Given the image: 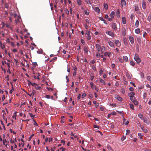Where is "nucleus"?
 I'll list each match as a JSON object with an SVG mask.
<instances>
[{"label": "nucleus", "mask_w": 151, "mask_h": 151, "mask_svg": "<svg viewBox=\"0 0 151 151\" xmlns=\"http://www.w3.org/2000/svg\"><path fill=\"white\" fill-rule=\"evenodd\" d=\"M138 116L141 119H143V115L142 114L140 113L138 114Z\"/></svg>", "instance_id": "412c9836"}, {"label": "nucleus", "mask_w": 151, "mask_h": 151, "mask_svg": "<svg viewBox=\"0 0 151 151\" xmlns=\"http://www.w3.org/2000/svg\"><path fill=\"white\" fill-rule=\"evenodd\" d=\"M88 47H85L83 48V51L84 52L86 53L87 54H88Z\"/></svg>", "instance_id": "9b49d317"}, {"label": "nucleus", "mask_w": 151, "mask_h": 151, "mask_svg": "<svg viewBox=\"0 0 151 151\" xmlns=\"http://www.w3.org/2000/svg\"><path fill=\"white\" fill-rule=\"evenodd\" d=\"M113 18H111H111H109L108 19L109 21L111 22Z\"/></svg>", "instance_id": "13d9d810"}, {"label": "nucleus", "mask_w": 151, "mask_h": 151, "mask_svg": "<svg viewBox=\"0 0 151 151\" xmlns=\"http://www.w3.org/2000/svg\"><path fill=\"white\" fill-rule=\"evenodd\" d=\"M135 98L134 96L130 98V100L132 102L134 101L135 100Z\"/></svg>", "instance_id": "7c9ffc66"}, {"label": "nucleus", "mask_w": 151, "mask_h": 151, "mask_svg": "<svg viewBox=\"0 0 151 151\" xmlns=\"http://www.w3.org/2000/svg\"><path fill=\"white\" fill-rule=\"evenodd\" d=\"M130 64L132 66H134L135 65V63L133 61H130Z\"/></svg>", "instance_id": "49530a36"}, {"label": "nucleus", "mask_w": 151, "mask_h": 151, "mask_svg": "<svg viewBox=\"0 0 151 151\" xmlns=\"http://www.w3.org/2000/svg\"><path fill=\"white\" fill-rule=\"evenodd\" d=\"M81 42L83 44H84L85 43L84 40L82 39L81 40Z\"/></svg>", "instance_id": "69168bd1"}, {"label": "nucleus", "mask_w": 151, "mask_h": 151, "mask_svg": "<svg viewBox=\"0 0 151 151\" xmlns=\"http://www.w3.org/2000/svg\"><path fill=\"white\" fill-rule=\"evenodd\" d=\"M126 5L125 0H121V5L122 6H125Z\"/></svg>", "instance_id": "1a4fd4ad"}, {"label": "nucleus", "mask_w": 151, "mask_h": 151, "mask_svg": "<svg viewBox=\"0 0 151 151\" xmlns=\"http://www.w3.org/2000/svg\"><path fill=\"white\" fill-rule=\"evenodd\" d=\"M33 65H34V67H36V66L37 65V63L36 62H34L33 63Z\"/></svg>", "instance_id": "3c124183"}, {"label": "nucleus", "mask_w": 151, "mask_h": 151, "mask_svg": "<svg viewBox=\"0 0 151 151\" xmlns=\"http://www.w3.org/2000/svg\"><path fill=\"white\" fill-rule=\"evenodd\" d=\"M38 74V76H37V77H36V76H33V77L35 79H40V78H39V76H40V73H37Z\"/></svg>", "instance_id": "b1692460"}, {"label": "nucleus", "mask_w": 151, "mask_h": 151, "mask_svg": "<svg viewBox=\"0 0 151 151\" xmlns=\"http://www.w3.org/2000/svg\"><path fill=\"white\" fill-rule=\"evenodd\" d=\"M77 2L78 4L79 5H81V0H77Z\"/></svg>", "instance_id": "a19ab883"}, {"label": "nucleus", "mask_w": 151, "mask_h": 151, "mask_svg": "<svg viewBox=\"0 0 151 151\" xmlns=\"http://www.w3.org/2000/svg\"><path fill=\"white\" fill-rule=\"evenodd\" d=\"M118 60H119L122 63H123L124 61L123 59V60L120 58H119Z\"/></svg>", "instance_id": "79ce46f5"}, {"label": "nucleus", "mask_w": 151, "mask_h": 151, "mask_svg": "<svg viewBox=\"0 0 151 151\" xmlns=\"http://www.w3.org/2000/svg\"><path fill=\"white\" fill-rule=\"evenodd\" d=\"M134 8H135V11H138L139 10V7L138 6H135Z\"/></svg>", "instance_id": "c9c22d12"}, {"label": "nucleus", "mask_w": 151, "mask_h": 151, "mask_svg": "<svg viewBox=\"0 0 151 151\" xmlns=\"http://www.w3.org/2000/svg\"><path fill=\"white\" fill-rule=\"evenodd\" d=\"M132 102L134 104V105H137L138 104V102L137 100H136L133 101Z\"/></svg>", "instance_id": "72a5a7b5"}, {"label": "nucleus", "mask_w": 151, "mask_h": 151, "mask_svg": "<svg viewBox=\"0 0 151 151\" xmlns=\"http://www.w3.org/2000/svg\"><path fill=\"white\" fill-rule=\"evenodd\" d=\"M99 18L100 20H101V21H104V19H103V18L102 17H99Z\"/></svg>", "instance_id": "4d7b16f0"}, {"label": "nucleus", "mask_w": 151, "mask_h": 151, "mask_svg": "<svg viewBox=\"0 0 151 151\" xmlns=\"http://www.w3.org/2000/svg\"><path fill=\"white\" fill-rule=\"evenodd\" d=\"M147 80L149 81H151V77L150 76H148L147 77Z\"/></svg>", "instance_id": "a18cd8bd"}, {"label": "nucleus", "mask_w": 151, "mask_h": 151, "mask_svg": "<svg viewBox=\"0 0 151 151\" xmlns=\"http://www.w3.org/2000/svg\"><path fill=\"white\" fill-rule=\"evenodd\" d=\"M129 106L130 108L132 110H134V106L132 104H129Z\"/></svg>", "instance_id": "bb28decb"}, {"label": "nucleus", "mask_w": 151, "mask_h": 151, "mask_svg": "<svg viewBox=\"0 0 151 151\" xmlns=\"http://www.w3.org/2000/svg\"><path fill=\"white\" fill-rule=\"evenodd\" d=\"M123 123L126 125H127L129 123L128 121H127V119L125 118L123 119Z\"/></svg>", "instance_id": "2eb2a0df"}, {"label": "nucleus", "mask_w": 151, "mask_h": 151, "mask_svg": "<svg viewBox=\"0 0 151 151\" xmlns=\"http://www.w3.org/2000/svg\"><path fill=\"white\" fill-rule=\"evenodd\" d=\"M142 8H143V9H145L146 8V5L144 1H143L142 2Z\"/></svg>", "instance_id": "4be33fe9"}, {"label": "nucleus", "mask_w": 151, "mask_h": 151, "mask_svg": "<svg viewBox=\"0 0 151 151\" xmlns=\"http://www.w3.org/2000/svg\"><path fill=\"white\" fill-rule=\"evenodd\" d=\"M123 58L124 61L125 62H127L128 61V59L127 56H123Z\"/></svg>", "instance_id": "aec40b11"}, {"label": "nucleus", "mask_w": 151, "mask_h": 151, "mask_svg": "<svg viewBox=\"0 0 151 151\" xmlns=\"http://www.w3.org/2000/svg\"><path fill=\"white\" fill-rule=\"evenodd\" d=\"M135 32L136 33H137V34H138L140 32V30L139 29L137 28V29H135Z\"/></svg>", "instance_id": "5701e85b"}, {"label": "nucleus", "mask_w": 151, "mask_h": 151, "mask_svg": "<svg viewBox=\"0 0 151 151\" xmlns=\"http://www.w3.org/2000/svg\"><path fill=\"white\" fill-rule=\"evenodd\" d=\"M85 2L87 4L90 5H91L92 3H93L92 1H91L90 0H86Z\"/></svg>", "instance_id": "f3484780"}, {"label": "nucleus", "mask_w": 151, "mask_h": 151, "mask_svg": "<svg viewBox=\"0 0 151 151\" xmlns=\"http://www.w3.org/2000/svg\"><path fill=\"white\" fill-rule=\"evenodd\" d=\"M144 122L147 124H149V122H148L147 119V118H145L144 119Z\"/></svg>", "instance_id": "f704fd0d"}, {"label": "nucleus", "mask_w": 151, "mask_h": 151, "mask_svg": "<svg viewBox=\"0 0 151 151\" xmlns=\"http://www.w3.org/2000/svg\"><path fill=\"white\" fill-rule=\"evenodd\" d=\"M85 21H86V23H88V24H89V20H88V19H85Z\"/></svg>", "instance_id": "338daca9"}, {"label": "nucleus", "mask_w": 151, "mask_h": 151, "mask_svg": "<svg viewBox=\"0 0 151 151\" xmlns=\"http://www.w3.org/2000/svg\"><path fill=\"white\" fill-rule=\"evenodd\" d=\"M12 51L14 52H17V50L16 49H14L12 50Z\"/></svg>", "instance_id": "0e129e2a"}, {"label": "nucleus", "mask_w": 151, "mask_h": 151, "mask_svg": "<svg viewBox=\"0 0 151 151\" xmlns=\"http://www.w3.org/2000/svg\"><path fill=\"white\" fill-rule=\"evenodd\" d=\"M93 127L94 128H98V129H99V126H98V125H94V126H93Z\"/></svg>", "instance_id": "8fccbe9b"}, {"label": "nucleus", "mask_w": 151, "mask_h": 151, "mask_svg": "<svg viewBox=\"0 0 151 151\" xmlns=\"http://www.w3.org/2000/svg\"><path fill=\"white\" fill-rule=\"evenodd\" d=\"M29 115L31 117H32V119H33L34 118L35 115H33L32 113H29Z\"/></svg>", "instance_id": "c03bdc74"}, {"label": "nucleus", "mask_w": 151, "mask_h": 151, "mask_svg": "<svg viewBox=\"0 0 151 151\" xmlns=\"http://www.w3.org/2000/svg\"><path fill=\"white\" fill-rule=\"evenodd\" d=\"M139 21L138 20H137L136 21V22H135V25L136 27H138V26H139Z\"/></svg>", "instance_id": "cd10ccee"}, {"label": "nucleus", "mask_w": 151, "mask_h": 151, "mask_svg": "<svg viewBox=\"0 0 151 151\" xmlns=\"http://www.w3.org/2000/svg\"><path fill=\"white\" fill-rule=\"evenodd\" d=\"M96 56L98 58H99L100 56V53L99 52H97L96 54Z\"/></svg>", "instance_id": "4c0bfd02"}, {"label": "nucleus", "mask_w": 151, "mask_h": 151, "mask_svg": "<svg viewBox=\"0 0 151 151\" xmlns=\"http://www.w3.org/2000/svg\"><path fill=\"white\" fill-rule=\"evenodd\" d=\"M108 43L109 45L111 47H113L114 46V44L113 42L111 41H109Z\"/></svg>", "instance_id": "a211bd4d"}, {"label": "nucleus", "mask_w": 151, "mask_h": 151, "mask_svg": "<svg viewBox=\"0 0 151 151\" xmlns=\"http://www.w3.org/2000/svg\"><path fill=\"white\" fill-rule=\"evenodd\" d=\"M11 15H13L14 17H16L17 16V14L15 13L14 14H11Z\"/></svg>", "instance_id": "5fc2aeb1"}, {"label": "nucleus", "mask_w": 151, "mask_h": 151, "mask_svg": "<svg viewBox=\"0 0 151 151\" xmlns=\"http://www.w3.org/2000/svg\"><path fill=\"white\" fill-rule=\"evenodd\" d=\"M126 138V137L125 136H123L121 138V140L123 141Z\"/></svg>", "instance_id": "de8ad7c7"}, {"label": "nucleus", "mask_w": 151, "mask_h": 151, "mask_svg": "<svg viewBox=\"0 0 151 151\" xmlns=\"http://www.w3.org/2000/svg\"><path fill=\"white\" fill-rule=\"evenodd\" d=\"M94 10L95 12H96L98 13H99L100 12V10L99 8L98 7H95L94 8Z\"/></svg>", "instance_id": "4468645a"}, {"label": "nucleus", "mask_w": 151, "mask_h": 151, "mask_svg": "<svg viewBox=\"0 0 151 151\" xmlns=\"http://www.w3.org/2000/svg\"><path fill=\"white\" fill-rule=\"evenodd\" d=\"M90 86L92 89H93L94 88L95 86L94 85V84L92 82H91L90 83Z\"/></svg>", "instance_id": "473e14b6"}, {"label": "nucleus", "mask_w": 151, "mask_h": 151, "mask_svg": "<svg viewBox=\"0 0 151 151\" xmlns=\"http://www.w3.org/2000/svg\"><path fill=\"white\" fill-rule=\"evenodd\" d=\"M85 14L86 15H88L89 14V12H87L86 11H85Z\"/></svg>", "instance_id": "774afa93"}, {"label": "nucleus", "mask_w": 151, "mask_h": 151, "mask_svg": "<svg viewBox=\"0 0 151 151\" xmlns=\"http://www.w3.org/2000/svg\"><path fill=\"white\" fill-rule=\"evenodd\" d=\"M111 27L114 30H116L117 29L116 27V24L115 23H112L111 24Z\"/></svg>", "instance_id": "423d86ee"}, {"label": "nucleus", "mask_w": 151, "mask_h": 151, "mask_svg": "<svg viewBox=\"0 0 151 151\" xmlns=\"http://www.w3.org/2000/svg\"><path fill=\"white\" fill-rule=\"evenodd\" d=\"M100 81L101 83L103 85L105 84V82L102 79H100Z\"/></svg>", "instance_id": "a878e982"}, {"label": "nucleus", "mask_w": 151, "mask_h": 151, "mask_svg": "<svg viewBox=\"0 0 151 151\" xmlns=\"http://www.w3.org/2000/svg\"><path fill=\"white\" fill-rule=\"evenodd\" d=\"M115 15V12L114 11H112L110 14V17L113 18H114Z\"/></svg>", "instance_id": "6ab92c4d"}, {"label": "nucleus", "mask_w": 151, "mask_h": 151, "mask_svg": "<svg viewBox=\"0 0 151 151\" xmlns=\"http://www.w3.org/2000/svg\"><path fill=\"white\" fill-rule=\"evenodd\" d=\"M7 141L6 139H3V144L4 145H5V143H7Z\"/></svg>", "instance_id": "ea45409f"}, {"label": "nucleus", "mask_w": 151, "mask_h": 151, "mask_svg": "<svg viewBox=\"0 0 151 151\" xmlns=\"http://www.w3.org/2000/svg\"><path fill=\"white\" fill-rule=\"evenodd\" d=\"M115 65L114 64H112L111 65V67L114 68L115 67Z\"/></svg>", "instance_id": "e2e57ef3"}, {"label": "nucleus", "mask_w": 151, "mask_h": 151, "mask_svg": "<svg viewBox=\"0 0 151 151\" xmlns=\"http://www.w3.org/2000/svg\"><path fill=\"white\" fill-rule=\"evenodd\" d=\"M103 71L102 69H100L99 70V74L100 75H101L103 74Z\"/></svg>", "instance_id": "58836bf2"}, {"label": "nucleus", "mask_w": 151, "mask_h": 151, "mask_svg": "<svg viewBox=\"0 0 151 151\" xmlns=\"http://www.w3.org/2000/svg\"><path fill=\"white\" fill-rule=\"evenodd\" d=\"M104 7L105 9H108V5L106 4H104Z\"/></svg>", "instance_id": "2f4dec72"}, {"label": "nucleus", "mask_w": 151, "mask_h": 151, "mask_svg": "<svg viewBox=\"0 0 151 151\" xmlns=\"http://www.w3.org/2000/svg\"><path fill=\"white\" fill-rule=\"evenodd\" d=\"M115 98L116 99H117L118 101H122V99L121 97L119 95H115Z\"/></svg>", "instance_id": "7ed1b4c3"}, {"label": "nucleus", "mask_w": 151, "mask_h": 151, "mask_svg": "<svg viewBox=\"0 0 151 151\" xmlns=\"http://www.w3.org/2000/svg\"><path fill=\"white\" fill-rule=\"evenodd\" d=\"M129 89L130 91H132L134 90V88L132 87H131L129 88Z\"/></svg>", "instance_id": "052dcab7"}, {"label": "nucleus", "mask_w": 151, "mask_h": 151, "mask_svg": "<svg viewBox=\"0 0 151 151\" xmlns=\"http://www.w3.org/2000/svg\"><path fill=\"white\" fill-rule=\"evenodd\" d=\"M121 30L122 35L123 36H125L126 33V29L124 28L123 27L122 28Z\"/></svg>", "instance_id": "0eeeda50"}, {"label": "nucleus", "mask_w": 151, "mask_h": 151, "mask_svg": "<svg viewBox=\"0 0 151 151\" xmlns=\"http://www.w3.org/2000/svg\"><path fill=\"white\" fill-rule=\"evenodd\" d=\"M115 43L117 46L118 47L120 46L121 44L119 40H116L115 41Z\"/></svg>", "instance_id": "f8f14e48"}, {"label": "nucleus", "mask_w": 151, "mask_h": 151, "mask_svg": "<svg viewBox=\"0 0 151 151\" xmlns=\"http://www.w3.org/2000/svg\"><path fill=\"white\" fill-rule=\"evenodd\" d=\"M107 148L108 149L109 151L113 150L111 148V147L108 145L107 146Z\"/></svg>", "instance_id": "393cba45"}, {"label": "nucleus", "mask_w": 151, "mask_h": 151, "mask_svg": "<svg viewBox=\"0 0 151 151\" xmlns=\"http://www.w3.org/2000/svg\"><path fill=\"white\" fill-rule=\"evenodd\" d=\"M104 55L105 57H108L109 58L111 57L112 55L111 53V52H105L104 53Z\"/></svg>", "instance_id": "39448f33"}, {"label": "nucleus", "mask_w": 151, "mask_h": 151, "mask_svg": "<svg viewBox=\"0 0 151 151\" xmlns=\"http://www.w3.org/2000/svg\"><path fill=\"white\" fill-rule=\"evenodd\" d=\"M133 17H134V15L132 14L130 16V18H131V20H132Z\"/></svg>", "instance_id": "680f3d73"}, {"label": "nucleus", "mask_w": 151, "mask_h": 151, "mask_svg": "<svg viewBox=\"0 0 151 151\" xmlns=\"http://www.w3.org/2000/svg\"><path fill=\"white\" fill-rule=\"evenodd\" d=\"M74 82H73L72 83V85L70 87L71 89H73V87H74Z\"/></svg>", "instance_id": "6e6d98bb"}, {"label": "nucleus", "mask_w": 151, "mask_h": 151, "mask_svg": "<svg viewBox=\"0 0 151 151\" xmlns=\"http://www.w3.org/2000/svg\"><path fill=\"white\" fill-rule=\"evenodd\" d=\"M124 44L126 45H127L128 44V42L127 41V40L126 39H124Z\"/></svg>", "instance_id": "c85d7f7f"}, {"label": "nucleus", "mask_w": 151, "mask_h": 151, "mask_svg": "<svg viewBox=\"0 0 151 151\" xmlns=\"http://www.w3.org/2000/svg\"><path fill=\"white\" fill-rule=\"evenodd\" d=\"M47 99H49L50 98V95H45V97Z\"/></svg>", "instance_id": "603ef678"}, {"label": "nucleus", "mask_w": 151, "mask_h": 151, "mask_svg": "<svg viewBox=\"0 0 151 151\" xmlns=\"http://www.w3.org/2000/svg\"><path fill=\"white\" fill-rule=\"evenodd\" d=\"M129 39L132 44H133L134 42V37L132 36H129Z\"/></svg>", "instance_id": "20e7f679"}, {"label": "nucleus", "mask_w": 151, "mask_h": 151, "mask_svg": "<svg viewBox=\"0 0 151 151\" xmlns=\"http://www.w3.org/2000/svg\"><path fill=\"white\" fill-rule=\"evenodd\" d=\"M122 21L123 24H126V18L125 17H122Z\"/></svg>", "instance_id": "dca6fc26"}, {"label": "nucleus", "mask_w": 151, "mask_h": 151, "mask_svg": "<svg viewBox=\"0 0 151 151\" xmlns=\"http://www.w3.org/2000/svg\"><path fill=\"white\" fill-rule=\"evenodd\" d=\"M65 12L67 14H69V11L68 9H66L65 10Z\"/></svg>", "instance_id": "864d4df0"}, {"label": "nucleus", "mask_w": 151, "mask_h": 151, "mask_svg": "<svg viewBox=\"0 0 151 151\" xmlns=\"http://www.w3.org/2000/svg\"><path fill=\"white\" fill-rule=\"evenodd\" d=\"M42 52H43V50H40L39 51H37V53L38 54H42Z\"/></svg>", "instance_id": "37998d69"}, {"label": "nucleus", "mask_w": 151, "mask_h": 151, "mask_svg": "<svg viewBox=\"0 0 151 151\" xmlns=\"http://www.w3.org/2000/svg\"><path fill=\"white\" fill-rule=\"evenodd\" d=\"M148 104L149 105L151 104V99H150L149 101L148 102Z\"/></svg>", "instance_id": "bf43d9fd"}, {"label": "nucleus", "mask_w": 151, "mask_h": 151, "mask_svg": "<svg viewBox=\"0 0 151 151\" xmlns=\"http://www.w3.org/2000/svg\"><path fill=\"white\" fill-rule=\"evenodd\" d=\"M106 34H107V35L111 36V37H113L114 36V34L111 31H108L107 32H106Z\"/></svg>", "instance_id": "9d476101"}, {"label": "nucleus", "mask_w": 151, "mask_h": 151, "mask_svg": "<svg viewBox=\"0 0 151 151\" xmlns=\"http://www.w3.org/2000/svg\"><path fill=\"white\" fill-rule=\"evenodd\" d=\"M119 14H120L119 11V10H118L116 12V14L117 15V17L118 18H119V16H120Z\"/></svg>", "instance_id": "e433bc0d"}, {"label": "nucleus", "mask_w": 151, "mask_h": 151, "mask_svg": "<svg viewBox=\"0 0 151 151\" xmlns=\"http://www.w3.org/2000/svg\"><path fill=\"white\" fill-rule=\"evenodd\" d=\"M134 59L137 63H139L141 62V59L139 58V55L137 54H136L135 55L134 57Z\"/></svg>", "instance_id": "f03ea898"}, {"label": "nucleus", "mask_w": 151, "mask_h": 151, "mask_svg": "<svg viewBox=\"0 0 151 151\" xmlns=\"http://www.w3.org/2000/svg\"><path fill=\"white\" fill-rule=\"evenodd\" d=\"M96 47L98 51L99 52L101 51L102 53H103V52L105 50V48L104 46H102L101 47V46L98 44H96Z\"/></svg>", "instance_id": "f257e3e1"}, {"label": "nucleus", "mask_w": 151, "mask_h": 151, "mask_svg": "<svg viewBox=\"0 0 151 151\" xmlns=\"http://www.w3.org/2000/svg\"><path fill=\"white\" fill-rule=\"evenodd\" d=\"M90 31H86V34L88 36H87V39L88 40H90L91 39V37L90 35Z\"/></svg>", "instance_id": "6e6552de"}, {"label": "nucleus", "mask_w": 151, "mask_h": 151, "mask_svg": "<svg viewBox=\"0 0 151 151\" xmlns=\"http://www.w3.org/2000/svg\"><path fill=\"white\" fill-rule=\"evenodd\" d=\"M35 88L37 90H39L40 88V87L38 86L37 84L36 85H35Z\"/></svg>", "instance_id": "c756f323"}, {"label": "nucleus", "mask_w": 151, "mask_h": 151, "mask_svg": "<svg viewBox=\"0 0 151 151\" xmlns=\"http://www.w3.org/2000/svg\"><path fill=\"white\" fill-rule=\"evenodd\" d=\"M135 93L133 92H131L129 93L128 96L130 98L134 96Z\"/></svg>", "instance_id": "ddd939ff"}, {"label": "nucleus", "mask_w": 151, "mask_h": 151, "mask_svg": "<svg viewBox=\"0 0 151 151\" xmlns=\"http://www.w3.org/2000/svg\"><path fill=\"white\" fill-rule=\"evenodd\" d=\"M86 95V93H83L82 95V98H83L84 97H85Z\"/></svg>", "instance_id": "09e8293b"}]
</instances>
